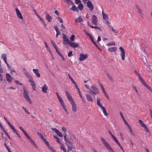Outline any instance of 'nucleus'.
I'll return each mask as SVG.
<instances>
[{"label":"nucleus","mask_w":152,"mask_h":152,"mask_svg":"<svg viewBox=\"0 0 152 152\" xmlns=\"http://www.w3.org/2000/svg\"><path fill=\"white\" fill-rule=\"evenodd\" d=\"M85 86L86 88L89 90L90 92L94 96L95 95L98 94L99 93L98 88L94 85H92L90 88L89 86L87 84H85Z\"/></svg>","instance_id":"obj_1"},{"label":"nucleus","mask_w":152,"mask_h":152,"mask_svg":"<svg viewBox=\"0 0 152 152\" xmlns=\"http://www.w3.org/2000/svg\"><path fill=\"white\" fill-rule=\"evenodd\" d=\"M101 141L108 151L109 152H114L111 148L110 147L108 144L107 142L102 137H100Z\"/></svg>","instance_id":"obj_2"},{"label":"nucleus","mask_w":152,"mask_h":152,"mask_svg":"<svg viewBox=\"0 0 152 152\" xmlns=\"http://www.w3.org/2000/svg\"><path fill=\"white\" fill-rule=\"evenodd\" d=\"M66 143L68 147V152H72V149L73 148V142L71 140H67Z\"/></svg>","instance_id":"obj_3"},{"label":"nucleus","mask_w":152,"mask_h":152,"mask_svg":"<svg viewBox=\"0 0 152 152\" xmlns=\"http://www.w3.org/2000/svg\"><path fill=\"white\" fill-rule=\"evenodd\" d=\"M23 96L26 100L30 104L32 103V102L30 97L28 95V92L26 90L24 89Z\"/></svg>","instance_id":"obj_4"},{"label":"nucleus","mask_w":152,"mask_h":152,"mask_svg":"<svg viewBox=\"0 0 152 152\" xmlns=\"http://www.w3.org/2000/svg\"><path fill=\"white\" fill-rule=\"evenodd\" d=\"M119 49L120 50V56L121 57L122 60H124L125 57V52L124 50L122 47H120Z\"/></svg>","instance_id":"obj_5"},{"label":"nucleus","mask_w":152,"mask_h":152,"mask_svg":"<svg viewBox=\"0 0 152 152\" xmlns=\"http://www.w3.org/2000/svg\"><path fill=\"white\" fill-rule=\"evenodd\" d=\"M63 38V43L64 45H67L69 44L70 42L69 41L67 37L64 33H62Z\"/></svg>","instance_id":"obj_6"},{"label":"nucleus","mask_w":152,"mask_h":152,"mask_svg":"<svg viewBox=\"0 0 152 152\" xmlns=\"http://www.w3.org/2000/svg\"><path fill=\"white\" fill-rule=\"evenodd\" d=\"M65 93L66 95V96L68 99L69 100L70 103L75 102L74 99H72L70 94L67 91H66Z\"/></svg>","instance_id":"obj_7"},{"label":"nucleus","mask_w":152,"mask_h":152,"mask_svg":"<svg viewBox=\"0 0 152 152\" xmlns=\"http://www.w3.org/2000/svg\"><path fill=\"white\" fill-rule=\"evenodd\" d=\"M80 57L79 58V60L80 61L85 60L88 57V56L87 54H84L83 53H80Z\"/></svg>","instance_id":"obj_8"},{"label":"nucleus","mask_w":152,"mask_h":152,"mask_svg":"<svg viewBox=\"0 0 152 152\" xmlns=\"http://www.w3.org/2000/svg\"><path fill=\"white\" fill-rule=\"evenodd\" d=\"M6 79L7 81L9 83H10L12 81L13 78L11 77L10 74L8 73L6 74Z\"/></svg>","instance_id":"obj_9"},{"label":"nucleus","mask_w":152,"mask_h":152,"mask_svg":"<svg viewBox=\"0 0 152 152\" xmlns=\"http://www.w3.org/2000/svg\"><path fill=\"white\" fill-rule=\"evenodd\" d=\"M86 96L88 101L91 102H93L94 100L91 95L90 94H87Z\"/></svg>","instance_id":"obj_10"},{"label":"nucleus","mask_w":152,"mask_h":152,"mask_svg":"<svg viewBox=\"0 0 152 152\" xmlns=\"http://www.w3.org/2000/svg\"><path fill=\"white\" fill-rule=\"evenodd\" d=\"M88 7L91 11L93 9V5L91 2L90 1H88L86 3Z\"/></svg>","instance_id":"obj_11"},{"label":"nucleus","mask_w":152,"mask_h":152,"mask_svg":"<svg viewBox=\"0 0 152 152\" xmlns=\"http://www.w3.org/2000/svg\"><path fill=\"white\" fill-rule=\"evenodd\" d=\"M15 11L18 17L20 19L23 20V17L20 11L18 10V8L15 9Z\"/></svg>","instance_id":"obj_12"},{"label":"nucleus","mask_w":152,"mask_h":152,"mask_svg":"<svg viewBox=\"0 0 152 152\" xmlns=\"http://www.w3.org/2000/svg\"><path fill=\"white\" fill-rule=\"evenodd\" d=\"M51 129L53 131H54L55 132V133L60 137H63V134L57 129L53 128H51Z\"/></svg>","instance_id":"obj_13"},{"label":"nucleus","mask_w":152,"mask_h":152,"mask_svg":"<svg viewBox=\"0 0 152 152\" xmlns=\"http://www.w3.org/2000/svg\"><path fill=\"white\" fill-rule=\"evenodd\" d=\"M72 105V110L74 112H76L77 110L76 104L75 102L71 103Z\"/></svg>","instance_id":"obj_14"},{"label":"nucleus","mask_w":152,"mask_h":152,"mask_svg":"<svg viewBox=\"0 0 152 152\" xmlns=\"http://www.w3.org/2000/svg\"><path fill=\"white\" fill-rule=\"evenodd\" d=\"M69 45L71 47L75 48L78 47L79 45L78 44L70 42H69Z\"/></svg>","instance_id":"obj_15"},{"label":"nucleus","mask_w":152,"mask_h":152,"mask_svg":"<svg viewBox=\"0 0 152 152\" xmlns=\"http://www.w3.org/2000/svg\"><path fill=\"white\" fill-rule=\"evenodd\" d=\"M33 71L37 77H40V75L39 73V71L38 69H33Z\"/></svg>","instance_id":"obj_16"},{"label":"nucleus","mask_w":152,"mask_h":152,"mask_svg":"<svg viewBox=\"0 0 152 152\" xmlns=\"http://www.w3.org/2000/svg\"><path fill=\"white\" fill-rule=\"evenodd\" d=\"M42 91L44 93H46L48 90V87L45 84L41 88Z\"/></svg>","instance_id":"obj_17"},{"label":"nucleus","mask_w":152,"mask_h":152,"mask_svg":"<svg viewBox=\"0 0 152 152\" xmlns=\"http://www.w3.org/2000/svg\"><path fill=\"white\" fill-rule=\"evenodd\" d=\"M97 18L96 16L93 15L92 16V23H94V25H96L97 24Z\"/></svg>","instance_id":"obj_18"},{"label":"nucleus","mask_w":152,"mask_h":152,"mask_svg":"<svg viewBox=\"0 0 152 152\" xmlns=\"http://www.w3.org/2000/svg\"><path fill=\"white\" fill-rule=\"evenodd\" d=\"M10 128L12 130V131L16 134L18 137H19V138H20V137L19 134L17 132V131L15 129L13 126L11 127Z\"/></svg>","instance_id":"obj_19"},{"label":"nucleus","mask_w":152,"mask_h":152,"mask_svg":"<svg viewBox=\"0 0 152 152\" xmlns=\"http://www.w3.org/2000/svg\"><path fill=\"white\" fill-rule=\"evenodd\" d=\"M1 58L4 60L5 63L7 64L8 63L7 61V55L5 54H3L1 55Z\"/></svg>","instance_id":"obj_20"},{"label":"nucleus","mask_w":152,"mask_h":152,"mask_svg":"<svg viewBox=\"0 0 152 152\" xmlns=\"http://www.w3.org/2000/svg\"><path fill=\"white\" fill-rule=\"evenodd\" d=\"M135 7L136 8L137 10V12H138V13L140 14V15H142V9L138 5H136Z\"/></svg>","instance_id":"obj_21"},{"label":"nucleus","mask_w":152,"mask_h":152,"mask_svg":"<svg viewBox=\"0 0 152 152\" xmlns=\"http://www.w3.org/2000/svg\"><path fill=\"white\" fill-rule=\"evenodd\" d=\"M100 99L99 98H97L96 99V104L98 106L100 107L101 108L102 107H103L101 105L100 102Z\"/></svg>","instance_id":"obj_22"},{"label":"nucleus","mask_w":152,"mask_h":152,"mask_svg":"<svg viewBox=\"0 0 152 152\" xmlns=\"http://www.w3.org/2000/svg\"><path fill=\"white\" fill-rule=\"evenodd\" d=\"M117 49V48L115 47L110 48H108V50L109 51L111 52H114L116 51Z\"/></svg>","instance_id":"obj_23"},{"label":"nucleus","mask_w":152,"mask_h":152,"mask_svg":"<svg viewBox=\"0 0 152 152\" xmlns=\"http://www.w3.org/2000/svg\"><path fill=\"white\" fill-rule=\"evenodd\" d=\"M46 18L49 22H50L51 21L52 18L49 15L47 12L46 13Z\"/></svg>","instance_id":"obj_24"},{"label":"nucleus","mask_w":152,"mask_h":152,"mask_svg":"<svg viewBox=\"0 0 152 152\" xmlns=\"http://www.w3.org/2000/svg\"><path fill=\"white\" fill-rule=\"evenodd\" d=\"M83 20L81 17H79L76 18L75 20L76 22L80 23L83 22Z\"/></svg>","instance_id":"obj_25"},{"label":"nucleus","mask_w":152,"mask_h":152,"mask_svg":"<svg viewBox=\"0 0 152 152\" xmlns=\"http://www.w3.org/2000/svg\"><path fill=\"white\" fill-rule=\"evenodd\" d=\"M70 10L73 11H76L77 12H79L78 9L75 5H73L72 6V7L70 8Z\"/></svg>","instance_id":"obj_26"},{"label":"nucleus","mask_w":152,"mask_h":152,"mask_svg":"<svg viewBox=\"0 0 152 152\" xmlns=\"http://www.w3.org/2000/svg\"><path fill=\"white\" fill-rule=\"evenodd\" d=\"M121 116L123 119V121H124V123L126 125L127 124H128V123H127V122L126 121V120L124 117L123 114L121 112L120 113Z\"/></svg>","instance_id":"obj_27"},{"label":"nucleus","mask_w":152,"mask_h":152,"mask_svg":"<svg viewBox=\"0 0 152 152\" xmlns=\"http://www.w3.org/2000/svg\"><path fill=\"white\" fill-rule=\"evenodd\" d=\"M139 123L141 125V126L143 127V128L144 127H145V126H146L144 122L140 120H139Z\"/></svg>","instance_id":"obj_28"},{"label":"nucleus","mask_w":152,"mask_h":152,"mask_svg":"<svg viewBox=\"0 0 152 152\" xmlns=\"http://www.w3.org/2000/svg\"><path fill=\"white\" fill-rule=\"evenodd\" d=\"M102 109L103 112L104 113V114L105 116H107L108 115V114L107 113V112L106 110L105 107H102V108H101Z\"/></svg>","instance_id":"obj_29"},{"label":"nucleus","mask_w":152,"mask_h":152,"mask_svg":"<svg viewBox=\"0 0 152 152\" xmlns=\"http://www.w3.org/2000/svg\"><path fill=\"white\" fill-rule=\"evenodd\" d=\"M6 64L8 68L11 72H15V71L13 69H12L11 66L8 63H7Z\"/></svg>","instance_id":"obj_30"},{"label":"nucleus","mask_w":152,"mask_h":152,"mask_svg":"<svg viewBox=\"0 0 152 152\" xmlns=\"http://www.w3.org/2000/svg\"><path fill=\"white\" fill-rule=\"evenodd\" d=\"M60 147L61 150H63L64 152H67L66 149L65 148L63 144H61Z\"/></svg>","instance_id":"obj_31"},{"label":"nucleus","mask_w":152,"mask_h":152,"mask_svg":"<svg viewBox=\"0 0 152 152\" xmlns=\"http://www.w3.org/2000/svg\"><path fill=\"white\" fill-rule=\"evenodd\" d=\"M29 81L31 83V85L34 83L33 78L31 77H30L28 78Z\"/></svg>","instance_id":"obj_32"},{"label":"nucleus","mask_w":152,"mask_h":152,"mask_svg":"<svg viewBox=\"0 0 152 152\" xmlns=\"http://www.w3.org/2000/svg\"><path fill=\"white\" fill-rule=\"evenodd\" d=\"M29 81L31 83V85L34 83L33 78L31 77H30L28 78Z\"/></svg>","instance_id":"obj_33"},{"label":"nucleus","mask_w":152,"mask_h":152,"mask_svg":"<svg viewBox=\"0 0 152 152\" xmlns=\"http://www.w3.org/2000/svg\"><path fill=\"white\" fill-rule=\"evenodd\" d=\"M48 149H49L52 152H56L54 150L53 148L51 147L49 145V144L48 145H47Z\"/></svg>","instance_id":"obj_34"},{"label":"nucleus","mask_w":152,"mask_h":152,"mask_svg":"<svg viewBox=\"0 0 152 152\" xmlns=\"http://www.w3.org/2000/svg\"><path fill=\"white\" fill-rule=\"evenodd\" d=\"M61 105L63 107V108L64 109V110H65V112L66 113L68 114V111L66 109V106L65 105L64 103L63 104H61Z\"/></svg>","instance_id":"obj_35"},{"label":"nucleus","mask_w":152,"mask_h":152,"mask_svg":"<svg viewBox=\"0 0 152 152\" xmlns=\"http://www.w3.org/2000/svg\"><path fill=\"white\" fill-rule=\"evenodd\" d=\"M4 119L6 120L7 123L8 125L10 127V128L12 127L13 126L6 119L5 116L4 117Z\"/></svg>","instance_id":"obj_36"},{"label":"nucleus","mask_w":152,"mask_h":152,"mask_svg":"<svg viewBox=\"0 0 152 152\" xmlns=\"http://www.w3.org/2000/svg\"><path fill=\"white\" fill-rule=\"evenodd\" d=\"M90 39H91V41L93 43H94V45H95V46L97 48H98L99 49V50H100V49L99 48V47H98V46H97V45L96 44V42L94 41L93 39V37H91L90 38Z\"/></svg>","instance_id":"obj_37"},{"label":"nucleus","mask_w":152,"mask_h":152,"mask_svg":"<svg viewBox=\"0 0 152 152\" xmlns=\"http://www.w3.org/2000/svg\"><path fill=\"white\" fill-rule=\"evenodd\" d=\"M64 1L68 4L73 5L74 3L71 0H64Z\"/></svg>","instance_id":"obj_38"},{"label":"nucleus","mask_w":152,"mask_h":152,"mask_svg":"<svg viewBox=\"0 0 152 152\" xmlns=\"http://www.w3.org/2000/svg\"><path fill=\"white\" fill-rule=\"evenodd\" d=\"M106 75L108 77L109 80L111 81H112L113 80L112 77L111 75H110L108 73H106Z\"/></svg>","instance_id":"obj_39"},{"label":"nucleus","mask_w":152,"mask_h":152,"mask_svg":"<svg viewBox=\"0 0 152 152\" xmlns=\"http://www.w3.org/2000/svg\"><path fill=\"white\" fill-rule=\"evenodd\" d=\"M143 128L145 129V131L146 132V134L150 135V133L146 126L145 127H144V128Z\"/></svg>","instance_id":"obj_40"},{"label":"nucleus","mask_w":152,"mask_h":152,"mask_svg":"<svg viewBox=\"0 0 152 152\" xmlns=\"http://www.w3.org/2000/svg\"><path fill=\"white\" fill-rule=\"evenodd\" d=\"M58 98V99L61 105L64 104V103L62 99L60 97Z\"/></svg>","instance_id":"obj_41"},{"label":"nucleus","mask_w":152,"mask_h":152,"mask_svg":"<svg viewBox=\"0 0 152 152\" xmlns=\"http://www.w3.org/2000/svg\"><path fill=\"white\" fill-rule=\"evenodd\" d=\"M24 134L25 135L26 137L27 138L28 140H29L30 141H31V140H32L31 138L28 135L26 132Z\"/></svg>","instance_id":"obj_42"},{"label":"nucleus","mask_w":152,"mask_h":152,"mask_svg":"<svg viewBox=\"0 0 152 152\" xmlns=\"http://www.w3.org/2000/svg\"><path fill=\"white\" fill-rule=\"evenodd\" d=\"M78 7L80 10H82L83 8V4L81 3L80 4Z\"/></svg>","instance_id":"obj_43"},{"label":"nucleus","mask_w":152,"mask_h":152,"mask_svg":"<svg viewBox=\"0 0 152 152\" xmlns=\"http://www.w3.org/2000/svg\"><path fill=\"white\" fill-rule=\"evenodd\" d=\"M41 139L43 141L45 142V144L46 145H48L49 144L48 142L47 141V140H46L43 137V138H42Z\"/></svg>","instance_id":"obj_44"},{"label":"nucleus","mask_w":152,"mask_h":152,"mask_svg":"<svg viewBox=\"0 0 152 152\" xmlns=\"http://www.w3.org/2000/svg\"><path fill=\"white\" fill-rule=\"evenodd\" d=\"M126 126L128 127V129H129L130 132L131 133L133 132L130 126L128 124H127L126 125Z\"/></svg>","instance_id":"obj_45"},{"label":"nucleus","mask_w":152,"mask_h":152,"mask_svg":"<svg viewBox=\"0 0 152 152\" xmlns=\"http://www.w3.org/2000/svg\"><path fill=\"white\" fill-rule=\"evenodd\" d=\"M102 16L103 19H104L105 21L108 20V18L106 14H104Z\"/></svg>","instance_id":"obj_46"},{"label":"nucleus","mask_w":152,"mask_h":152,"mask_svg":"<svg viewBox=\"0 0 152 152\" xmlns=\"http://www.w3.org/2000/svg\"><path fill=\"white\" fill-rule=\"evenodd\" d=\"M145 86L151 92H152V89L151 88L148 86L146 84L144 86Z\"/></svg>","instance_id":"obj_47"},{"label":"nucleus","mask_w":152,"mask_h":152,"mask_svg":"<svg viewBox=\"0 0 152 152\" xmlns=\"http://www.w3.org/2000/svg\"><path fill=\"white\" fill-rule=\"evenodd\" d=\"M24 73L27 77L28 78L31 77L30 74L28 72H24Z\"/></svg>","instance_id":"obj_48"},{"label":"nucleus","mask_w":152,"mask_h":152,"mask_svg":"<svg viewBox=\"0 0 152 152\" xmlns=\"http://www.w3.org/2000/svg\"><path fill=\"white\" fill-rule=\"evenodd\" d=\"M139 80L142 83L143 85L144 86L146 84L144 81V80L142 78V77L140 78V79Z\"/></svg>","instance_id":"obj_49"},{"label":"nucleus","mask_w":152,"mask_h":152,"mask_svg":"<svg viewBox=\"0 0 152 152\" xmlns=\"http://www.w3.org/2000/svg\"><path fill=\"white\" fill-rule=\"evenodd\" d=\"M22 108L24 110V111L26 113L28 114H30V113H29L28 110H26V108L25 107L23 106L22 107Z\"/></svg>","instance_id":"obj_50"},{"label":"nucleus","mask_w":152,"mask_h":152,"mask_svg":"<svg viewBox=\"0 0 152 152\" xmlns=\"http://www.w3.org/2000/svg\"><path fill=\"white\" fill-rule=\"evenodd\" d=\"M115 42H110V43H108L107 44V45L108 46H113V45H115Z\"/></svg>","instance_id":"obj_51"},{"label":"nucleus","mask_w":152,"mask_h":152,"mask_svg":"<svg viewBox=\"0 0 152 152\" xmlns=\"http://www.w3.org/2000/svg\"><path fill=\"white\" fill-rule=\"evenodd\" d=\"M84 31L85 33V34L87 35L88 36L89 38L91 37L92 36L88 33L85 30H84Z\"/></svg>","instance_id":"obj_52"},{"label":"nucleus","mask_w":152,"mask_h":152,"mask_svg":"<svg viewBox=\"0 0 152 152\" xmlns=\"http://www.w3.org/2000/svg\"><path fill=\"white\" fill-rule=\"evenodd\" d=\"M75 36L74 35H72L70 37V39L71 41H74Z\"/></svg>","instance_id":"obj_53"},{"label":"nucleus","mask_w":152,"mask_h":152,"mask_svg":"<svg viewBox=\"0 0 152 152\" xmlns=\"http://www.w3.org/2000/svg\"><path fill=\"white\" fill-rule=\"evenodd\" d=\"M39 19L42 22V23H43V25L45 26H46V24L44 20L42 18H41L40 17H39Z\"/></svg>","instance_id":"obj_54"},{"label":"nucleus","mask_w":152,"mask_h":152,"mask_svg":"<svg viewBox=\"0 0 152 152\" xmlns=\"http://www.w3.org/2000/svg\"><path fill=\"white\" fill-rule=\"evenodd\" d=\"M56 36L57 37H58V35H59L61 34V32L59 30L56 31Z\"/></svg>","instance_id":"obj_55"},{"label":"nucleus","mask_w":152,"mask_h":152,"mask_svg":"<svg viewBox=\"0 0 152 152\" xmlns=\"http://www.w3.org/2000/svg\"><path fill=\"white\" fill-rule=\"evenodd\" d=\"M31 143L33 144V145H34V146L37 148V146L36 145V144L35 142L32 140H31Z\"/></svg>","instance_id":"obj_56"},{"label":"nucleus","mask_w":152,"mask_h":152,"mask_svg":"<svg viewBox=\"0 0 152 152\" xmlns=\"http://www.w3.org/2000/svg\"><path fill=\"white\" fill-rule=\"evenodd\" d=\"M99 86H100L101 88L102 89V91H105V89H104V88L103 86V85H102V84H101V83H99Z\"/></svg>","instance_id":"obj_57"},{"label":"nucleus","mask_w":152,"mask_h":152,"mask_svg":"<svg viewBox=\"0 0 152 152\" xmlns=\"http://www.w3.org/2000/svg\"><path fill=\"white\" fill-rule=\"evenodd\" d=\"M72 55H73V54H72V51H70L68 52V57H69Z\"/></svg>","instance_id":"obj_58"},{"label":"nucleus","mask_w":152,"mask_h":152,"mask_svg":"<svg viewBox=\"0 0 152 152\" xmlns=\"http://www.w3.org/2000/svg\"><path fill=\"white\" fill-rule=\"evenodd\" d=\"M57 19L58 20V21L61 23H62L63 22V21L62 18L58 17L57 18Z\"/></svg>","instance_id":"obj_59"},{"label":"nucleus","mask_w":152,"mask_h":152,"mask_svg":"<svg viewBox=\"0 0 152 152\" xmlns=\"http://www.w3.org/2000/svg\"><path fill=\"white\" fill-rule=\"evenodd\" d=\"M91 27L92 28H93L96 29H99L100 28L99 27L96 26H91Z\"/></svg>","instance_id":"obj_60"},{"label":"nucleus","mask_w":152,"mask_h":152,"mask_svg":"<svg viewBox=\"0 0 152 152\" xmlns=\"http://www.w3.org/2000/svg\"><path fill=\"white\" fill-rule=\"evenodd\" d=\"M105 22L108 26L109 27L110 26V22L108 21V20H105Z\"/></svg>","instance_id":"obj_61"},{"label":"nucleus","mask_w":152,"mask_h":152,"mask_svg":"<svg viewBox=\"0 0 152 152\" xmlns=\"http://www.w3.org/2000/svg\"><path fill=\"white\" fill-rule=\"evenodd\" d=\"M31 85L32 86V88L33 90H34L35 89V83L31 84Z\"/></svg>","instance_id":"obj_62"},{"label":"nucleus","mask_w":152,"mask_h":152,"mask_svg":"<svg viewBox=\"0 0 152 152\" xmlns=\"http://www.w3.org/2000/svg\"><path fill=\"white\" fill-rule=\"evenodd\" d=\"M56 140V141L59 143H60V142L59 140V139L56 137L55 136H53Z\"/></svg>","instance_id":"obj_63"},{"label":"nucleus","mask_w":152,"mask_h":152,"mask_svg":"<svg viewBox=\"0 0 152 152\" xmlns=\"http://www.w3.org/2000/svg\"><path fill=\"white\" fill-rule=\"evenodd\" d=\"M61 129L64 132H65V133H66V129L65 127H62L61 128Z\"/></svg>","instance_id":"obj_64"}]
</instances>
